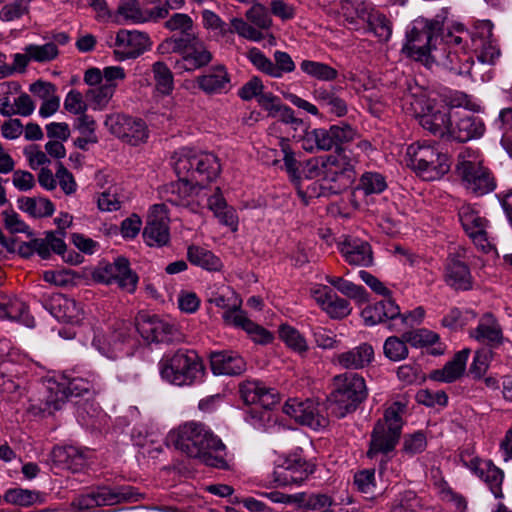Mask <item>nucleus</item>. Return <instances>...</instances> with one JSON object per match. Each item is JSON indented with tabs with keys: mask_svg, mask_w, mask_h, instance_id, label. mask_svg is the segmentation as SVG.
<instances>
[{
	"mask_svg": "<svg viewBox=\"0 0 512 512\" xmlns=\"http://www.w3.org/2000/svg\"><path fill=\"white\" fill-rule=\"evenodd\" d=\"M172 166L178 180L168 186L167 201L197 211L201 204L200 194L207 196L203 182H211L220 174L218 158L209 152L181 148L174 153Z\"/></svg>",
	"mask_w": 512,
	"mask_h": 512,
	"instance_id": "nucleus-1",
	"label": "nucleus"
},
{
	"mask_svg": "<svg viewBox=\"0 0 512 512\" xmlns=\"http://www.w3.org/2000/svg\"><path fill=\"white\" fill-rule=\"evenodd\" d=\"M303 193L301 197L338 194L353 178V166L341 154L312 157L301 164Z\"/></svg>",
	"mask_w": 512,
	"mask_h": 512,
	"instance_id": "nucleus-2",
	"label": "nucleus"
},
{
	"mask_svg": "<svg viewBox=\"0 0 512 512\" xmlns=\"http://www.w3.org/2000/svg\"><path fill=\"white\" fill-rule=\"evenodd\" d=\"M175 447L200 463L227 470L230 468L226 446L205 424L187 422L174 432Z\"/></svg>",
	"mask_w": 512,
	"mask_h": 512,
	"instance_id": "nucleus-3",
	"label": "nucleus"
},
{
	"mask_svg": "<svg viewBox=\"0 0 512 512\" xmlns=\"http://www.w3.org/2000/svg\"><path fill=\"white\" fill-rule=\"evenodd\" d=\"M469 31L462 23L449 21L439 42L433 45L430 68L433 64L457 75H472L473 57L468 53Z\"/></svg>",
	"mask_w": 512,
	"mask_h": 512,
	"instance_id": "nucleus-4",
	"label": "nucleus"
},
{
	"mask_svg": "<svg viewBox=\"0 0 512 512\" xmlns=\"http://www.w3.org/2000/svg\"><path fill=\"white\" fill-rule=\"evenodd\" d=\"M207 295L209 303L224 310L222 319L226 325L244 330L258 344L273 341L271 332L248 318L246 312L241 309L242 300L230 287L210 288Z\"/></svg>",
	"mask_w": 512,
	"mask_h": 512,
	"instance_id": "nucleus-5",
	"label": "nucleus"
},
{
	"mask_svg": "<svg viewBox=\"0 0 512 512\" xmlns=\"http://www.w3.org/2000/svg\"><path fill=\"white\" fill-rule=\"evenodd\" d=\"M447 23H449L447 17L440 14L433 19L423 17L415 19L406 31V41L402 46V53L430 68L433 45L439 42L440 35L445 30Z\"/></svg>",
	"mask_w": 512,
	"mask_h": 512,
	"instance_id": "nucleus-6",
	"label": "nucleus"
},
{
	"mask_svg": "<svg viewBox=\"0 0 512 512\" xmlns=\"http://www.w3.org/2000/svg\"><path fill=\"white\" fill-rule=\"evenodd\" d=\"M159 371L162 379L169 384L185 387L201 382L205 367L194 350L181 348L163 355Z\"/></svg>",
	"mask_w": 512,
	"mask_h": 512,
	"instance_id": "nucleus-7",
	"label": "nucleus"
},
{
	"mask_svg": "<svg viewBox=\"0 0 512 512\" xmlns=\"http://www.w3.org/2000/svg\"><path fill=\"white\" fill-rule=\"evenodd\" d=\"M406 409L405 401H395L387 407L383 418L376 422L372 430L368 458L374 459L379 455L387 457L394 451L400 439Z\"/></svg>",
	"mask_w": 512,
	"mask_h": 512,
	"instance_id": "nucleus-8",
	"label": "nucleus"
},
{
	"mask_svg": "<svg viewBox=\"0 0 512 512\" xmlns=\"http://www.w3.org/2000/svg\"><path fill=\"white\" fill-rule=\"evenodd\" d=\"M404 106L419 118L421 126L435 136L447 138L453 124V111L448 105L437 103L425 93L407 94L403 98Z\"/></svg>",
	"mask_w": 512,
	"mask_h": 512,
	"instance_id": "nucleus-9",
	"label": "nucleus"
},
{
	"mask_svg": "<svg viewBox=\"0 0 512 512\" xmlns=\"http://www.w3.org/2000/svg\"><path fill=\"white\" fill-rule=\"evenodd\" d=\"M367 397L365 380L356 373H343L333 378V390L327 399V410L343 418L356 409Z\"/></svg>",
	"mask_w": 512,
	"mask_h": 512,
	"instance_id": "nucleus-10",
	"label": "nucleus"
},
{
	"mask_svg": "<svg viewBox=\"0 0 512 512\" xmlns=\"http://www.w3.org/2000/svg\"><path fill=\"white\" fill-rule=\"evenodd\" d=\"M406 156L408 166L425 181L438 180L450 170L448 155L429 144H411Z\"/></svg>",
	"mask_w": 512,
	"mask_h": 512,
	"instance_id": "nucleus-11",
	"label": "nucleus"
},
{
	"mask_svg": "<svg viewBox=\"0 0 512 512\" xmlns=\"http://www.w3.org/2000/svg\"><path fill=\"white\" fill-rule=\"evenodd\" d=\"M457 171L464 187L473 194L484 195L494 189V182L477 151L466 149L459 155Z\"/></svg>",
	"mask_w": 512,
	"mask_h": 512,
	"instance_id": "nucleus-12",
	"label": "nucleus"
},
{
	"mask_svg": "<svg viewBox=\"0 0 512 512\" xmlns=\"http://www.w3.org/2000/svg\"><path fill=\"white\" fill-rule=\"evenodd\" d=\"M134 329L130 323L118 322L106 334H96L93 346L104 356L116 359L131 355L136 347Z\"/></svg>",
	"mask_w": 512,
	"mask_h": 512,
	"instance_id": "nucleus-13",
	"label": "nucleus"
},
{
	"mask_svg": "<svg viewBox=\"0 0 512 512\" xmlns=\"http://www.w3.org/2000/svg\"><path fill=\"white\" fill-rule=\"evenodd\" d=\"M107 45L113 49L116 60L126 61L135 59L150 50L152 42L145 32L120 29L115 36H110Z\"/></svg>",
	"mask_w": 512,
	"mask_h": 512,
	"instance_id": "nucleus-14",
	"label": "nucleus"
},
{
	"mask_svg": "<svg viewBox=\"0 0 512 512\" xmlns=\"http://www.w3.org/2000/svg\"><path fill=\"white\" fill-rule=\"evenodd\" d=\"M93 279L104 284H117L122 290L133 293L138 277L129 267L127 259L119 257L114 262H101L93 271Z\"/></svg>",
	"mask_w": 512,
	"mask_h": 512,
	"instance_id": "nucleus-15",
	"label": "nucleus"
},
{
	"mask_svg": "<svg viewBox=\"0 0 512 512\" xmlns=\"http://www.w3.org/2000/svg\"><path fill=\"white\" fill-rule=\"evenodd\" d=\"M458 219L465 233L484 252L492 249L488 232L489 221L473 205L463 203L458 208Z\"/></svg>",
	"mask_w": 512,
	"mask_h": 512,
	"instance_id": "nucleus-16",
	"label": "nucleus"
},
{
	"mask_svg": "<svg viewBox=\"0 0 512 512\" xmlns=\"http://www.w3.org/2000/svg\"><path fill=\"white\" fill-rule=\"evenodd\" d=\"M104 124L111 134L129 145L137 146L148 139V128L142 119L112 114L107 116Z\"/></svg>",
	"mask_w": 512,
	"mask_h": 512,
	"instance_id": "nucleus-17",
	"label": "nucleus"
},
{
	"mask_svg": "<svg viewBox=\"0 0 512 512\" xmlns=\"http://www.w3.org/2000/svg\"><path fill=\"white\" fill-rule=\"evenodd\" d=\"M471 50L482 64L493 65L500 57L501 51L493 34V24L483 21L469 32Z\"/></svg>",
	"mask_w": 512,
	"mask_h": 512,
	"instance_id": "nucleus-18",
	"label": "nucleus"
},
{
	"mask_svg": "<svg viewBox=\"0 0 512 512\" xmlns=\"http://www.w3.org/2000/svg\"><path fill=\"white\" fill-rule=\"evenodd\" d=\"M313 472L312 465L298 455L279 459L273 470L276 486H299Z\"/></svg>",
	"mask_w": 512,
	"mask_h": 512,
	"instance_id": "nucleus-19",
	"label": "nucleus"
},
{
	"mask_svg": "<svg viewBox=\"0 0 512 512\" xmlns=\"http://www.w3.org/2000/svg\"><path fill=\"white\" fill-rule=\"evenodd\" d=\"M137 500L129 488L114 489L100 487L96 491L83 495L75 500L72 505L77 507L78 512H84L93 507L114 505L121 501Z\"/></svg>",
	"mask_w": 512,
	"mask_h": 512,
	"instance_id": "nucleus-20",
	"label": "nucleus"
},
{
	"mask_svg": "<svg viewBox=\"0 0 512 512\" xmlns=\"http://www.w3.org/2000/svg\"><path fill=\"white\" fill-rule=\"evenodd\" d=\"M143 238L148 246L161 247L169 242L168 216L164 204H155L150 208Z\"/></svg>",
	"mask_w": 512,
	"mask_h": 512,
	"instance_id": "nucleus-21",
	"label": "nucleus"
},
{
	"mask_svg": "<svg viewBox=\"0 0 512 512\" xmlns=\"http://www.w3.org/2000/svg\"><path fill=\"white\" fill-rule=\"evenodd\" d=\"M212 60V53L207 46L194 35L183 47L181 57L174 62L177 73L193 72L208 65Z\"/></svg>",
	"mask_w": 512,
	"mask_h": 512,
	"instance_id": "nucleus-22",
	"label": "nucleus"
},
{
	"mask_svg": "<svg viewBox=\"0 0 512 512\" xmlns=\"http://www.w3.org/2000/svg\"><path fill=\"white\" fill-rule=\"evenodd\" d=\"M283 411L296 422L307 425L314 430L328 425V419L319 413L318 406L312 400L290 399L285 403Z\"/></svg>",
	"mask_w": 512,
	"mask_h": 512,
	"instance_id": "nucleus-23",
	"label": "nucleus"
},
{
	"mask_svg": "<svg viewBox=\"0 0 512 512\" xmlns=\"http://www.w3.org/2000/svg\"><path fill=\"white\" fill-rule=\"evenodd\" d=\"M484 131L485 125L480 117L466 111H456L453 113V124L448 139L466 142L481 137Z\"/></svg>",
	"mask_w": 512,
	"mask_h": 512,
	"instance_id": "nucleus-24",
	"label": "nucleus"
},
{
	"mask_svg": "<svg viewBox=\"0 0 512 512\" xmlns=\"http://www.w3.org/2000/svg\"><path fill=\"white\" fill-rule=\"evenodd\" d=\"M464 465L477 477L483 480L490 488V491L496 498L502 497V482L504 474L502 470L496 467L491 461L482 460L478 457L462 456Z\"/></svg>",
	"mask_w": 512,
	"mask_h": 512,
	"instance_id": "nucleus-25",
	"label": "nucleus"
},
{
	"mask_svg": "<svg viewBox=\"0 0 512 512\" xmlns=\"http://www.w3.org/2000/svg\"><path fill=\"white\" fill-rule=\"evenodd\" d=\"M136 327L141 336L148 342L170 341L175 330L174 326L156 315L140 312L136 317Z\"/></svg>",
	"mask_w": 512,
	"mask_h": 512,
	"instance_id": "nucleus-26",
	"label": "nucleus"
},
{
	"mask_svg": "<svg viewBox=\"0 0 512 512\" xmlns=\"http://www.w3.org/2000/svg\"><path fill=\"white\" fill-rule=\"evenodd\" d=\"M337 247L345 261L350 265L368 267L373 263L372 249L367 241L345 236L337 243Z\"/></svg>",
	"mask_w": 512,
	"mask_h": 512,
	"instance_id": "nucleus-27",
	"label": "nucleus"
},
{
	"mask_svg": "<svg viewBox=\"0 0 512 512\" xmlns=\"http://www.w3.org/2000/svg\"><path fill=\"white\" fill-rule=\"evenodd\" d=\"M374 348L369 343H361L349 350L340 352L333 357V363L342 369L359 370L374 361Z\"/></svg>",
	"mask_w": 512,
	"mask_h": 512,
	"instance_id": "nucleus-28",
	"label": "nucleus"
},
{
	"mask_svg": "<svg viewBox=\"0 0 512 512\" xmlns=\"http://www.w3.org/2000/svg\"><path fill=\"white\" fill-rule=\"evenodd\" d=\"M445 282L457 290L472 288V276L466 263L459 254H449L444 272Z\"/></svg>",
	"mask_w": 512,
	"mask_h": 512,
	"instance_id": "nucleus-29",
	"label": "nucleus"
},
{
	"mask_svg": "<svg viewBox=\"0 0 512 512\" xmlns=\"http://www.w3.org/2000/svg\"><path fill=\"white\" fill-rule=\"evenodd\" d=\"M240 394L246 404H259L266 409L278 402L275 390L256 380L243 382L240 385Z\"/></svg>",
	"mask_w": 512,
	"mask_h": 512,
	"instance_id": "nucleus-30",
	"label": "nucleus"
},
{
	"mask_svg": "<svg viewBox=\"0 0 512 512\" xmlns=\"http://www.w3.org/2000/svg\"><path fill=\"white\" fill-rule=\"evenodd\" d=\"M210 364L215 375L236 376L246 370V362L243 357L232 351L212 353Z\"/></svg>",
	"mask_w": 512,
	"mask_h": 512,
	"instance_id": "nucleus-31",
	"label": "nucleus"
},
{
	"mask_svg": "<svg viewBox=\"0 0 512 512\" xmlns=\"http://www.w3.org/2000/svg\"><path fill=\"white\" fill-rule=\"evenodd\" d=\"M361 316L367 326H374L387 320L393 323L400 316V308L390 297H387L365 307L361 312Z\"/></svg>",
	"mask_w": 512,
	"mask_h": 512,
	"instance_id": "nucleus-32",
	"label": "nucleus"
},
{
	"mask_svg": "<svg viewBox=\"0 0 512 512\" xmlns=\"http://www.w3.org/2000/svg\"><path fill=\"white\" fill-rule=\"evenodd\" d=\"M0 319L34 326V318L29 314L27 305L15 296L0 295Z\"/></svg>",
	"mask_w": 512,
	"mask_h": 512,
	"instance_id": "nucleus-33",
	"label": "nucleus"
},
{
	"mask_svg": "<svg viewBox=\"0 0 512 512\" xmlns=\"http://www.w3.org/2000/svg\"><path fill=\"white\" fill-rule=\"evenodd\" d=\"M168 10L158 8L155 12L143 11L136 0H126L118 6L117 23H144L156 18H163L167 15Z\"/></svg>",
	"mask_w": 512,
	"mask_h": 512,
	"instance_id": "nucleus-34",
	"label": "nucleus"
},
{
	"mask_svg": "<svg viewBox=\"0 0 512 512\" xmlns=\"http://www.w3.org/2000/svg\"><path fill=\"white\" fill-rule=\"evenodd\" d=\"M230 75L223 65H216L209 71L198 77L199 88L207 94L226 93L230 89Z\"/></svg>",
	"mask_w": 512,
	"mask_h": 512,
	"instance_id": "nucleus-35",
	"label": "nucleus"
},
{
	"mask_svg": "<svg viewBox=\"0 0 512 512\" xmlns=\"http://www.w3.org/2000/svg\"><path fill=\"white\" fill-rule=\"evenodd\" d=\"M50 312L58 321L70 324L79 323L82 316L80 305L74 299L62 294L52 297Z\"/></svg>",
	"mask_w": 512,
	"mask_h": 512,
	"instance_id": "nucleus-36",
	"label": "nucleus"
},
{
	"mask_svg": "<svg viewBox=\"0 0 512 512\" xmlns=\"http://www.w3.org/2000/svg\"><path fill=\"white\" fill-rule=\"evenodd\" d=\"M208 208L221 224L229 227L233 232L237 231L239 223L237 212L227 204L219 188L208 198Z\"/></svg>",
	"mask_w": 512,
	"mask_h": 512,
	"instance_id": "nucleus-37",
	"label": "nucleus"
},
{
	"mask_svg": "<svg viewBox=\"0 0 512 512\" xmlns=\"http://www.w3.org/2000/svg\"><path fill=\"white\" fill-rule=\"evenodd\" d=\"M470 350L463 349L455 354L453 359L446 363L442 369L431 373V378L436 381L451 383L459 379L466 368Z\"/></svg>",
	"mask_w": 512,
	"mask_h": 512,
	"instance_id": "nucleus-38",
	"label": "nucleus"
},
{
	"mask_svg": "<svg viewBox=\"0 0 512 512\" xmlns=\"http://www.w3.org/2000/svg\"><path fill=\"white\" fill-rule=\"evenodd\" d=\"M51 458L56 465L72 472L82 469L86 462L83 452L75 446L55 447Z\"/></svg>",
	"mask_w": 512,
	"mask_h": 512,
	"instance_id": "nucleus-39",
	"label": "nucleus"
},
{
	"mask_svg": "<svg viewBox=\"0 0 512 512\" xmlns=\"http://www.w3.org/2000/svg\"><path fill=\"white\" fill-rule=\"evenodd\" d=\"M32 248L42 259H47L51 255V251L57 254H63L66 244L61 232H46L44 238L32 239Z\"/></svg>",
	"mask_w": 512,
	"mask_h": 512,
	"instance_id": "nucleus-40",
	"label": "nucleus"
},
{
	"mask_svg": "<svg viewBox=\"0 0 512 512\" xmlns=\"http://www.w3.org/2000/svg\"><path fill=\"white\" fill-rule=\"evenodd\" d=\"M471 336L482 343L499 344L502 341V330L496 319L487 314L481 318Z\"/></svg>",
	"mask_w": 512,
	"mask_h": 512,
	"instance_id": "nucleus-41",
	"label": "nucleus"
},
{
	"mask_svg": "<svg viewBox=\"0 0 512 512\" xmlns=\"http://www.w3.org/2000/svg\"><path fill=\"white\" fill-rule=\"evenodd\" d=\"M68 399L67 390L61 377L59 380H48L44 398L45 407L41 409L52 414L61 409Z\"/></svg>",
	"mask_w": 512,
	"mask_h": 512,
	"instance_id": "nucleus-42",
	"label": "nucleus"
},
{
	"mask_svg": "<svg viewBox=\"0 0 512 512\" xmlns=\"http://www.w3.org/2000/svg\"><path fill=\"white\" fill-rule=\"evenodd\" d=\"M17 203L21 211L34 218L49 217L55 211L54 204L45 197H21Z\"/></svg>",
	"mask_w": 512,
	"mask_h": 512,
	"instance_id": "nucleus-43",
	"label": "nucleus"
},
{
	"mask_svg": "<svg viewBox=\"0 0 512 512\" xmlns=\"http://www.w3.org/2000/svg\"><path fill=\"white\" fill-rule=\"evenodd\" d=\"M279 146L283 153V161L285 169L297 188L298 194L303 193L302 176H301V164L299 165L295 153L290 147L289 140L286 138H280Z\"/></svg>",
	"mask_w": 512,
	"mask_h": 512,
	"instance_id": "nucleus-44",
	"label": "nucleus"
},
{
	"mask_svg": "<svg viewBox=\"0 0 512 512\" xmlns=\"http://www.w3.org/2000/svg\"><path fill=\"white\" fill-rule=\"evenodd\" d=\"M187 257L193 265L208 271H220L223 268V263L219 257L199 246H190L187 251Z\"/></svg>",
	"mask_w": 512,
	"mask_h": 512,
	"instance_id": "nucleus-45",
	"label": "nucleus"
},
{
	"mask_svg": "<svg viewBox=\"0 0 512 512\" xmlns=\"http://www.w3.org/2000/svg\"><path fill=\"white\" fill-rule=\"evenodd\" d=\"M372 9V4L366 1L339 0L338 2L339 13H341L349 23H355L358 19L366 21Z\"/></svg>",
	"mask_w": 512,
	"mask_h": 512,
	"instance_id": "nucleus-46",
	"label": "nucleus"
},
{
	"mask_svg": "<svg viewBox=\"0 0 512 512\" xmlns=\"http://www.w3.org/2000/svg\"><path fill=\"white\" fill-rule=\"evenodd\" d=\"M314 98L329 113L338 117L344 116L347 113L346 102L332 89L320 87L314 91Z\"/></svg>",
	"mask_w": 512,
	"mask_h": 512,
	"instance_id": "nucleus-47",
	"label": "nucleus"
},
{
	"mask_svg": "<svg viewBox=\"0 0 512 512\" xmlns=\"http://www.w3.org/2000/svg\"><path fill=\"white\" fill-rule=\"evenodd\" d=\"M3 499L6 503L23 507L44 502V496L40 492L19 487L6 490Z\"/></svg>",
	"mask_w": 512,
	"mask_h": 512,
	"instance_id": "nucleus-48",
	"label": "nucleus"
},
{
	"mask_svg": "<svg viewBox=\"0 0 512 512\" xmlns=\"http://www.w3.org/2000/svg\"><path fill=\"white\" fill-rule=\"evenodd\" d=\"M302 148L308 152H313L315 150H331L332 140L330 139L329 130L317 128L306 131L302 138Z\"/></svg>",
	"mask_w": 512,
	"mask_h": 512,
	"instance_id": "nucleus-49",
	"label": "nucleus"
},
{
	"mask_svg": "<svg viewBox=\"0 0 512 512\" xmlns=\"http://www.w3.org/2000/svg\"><path fill=\"white\" fill-rule=\"evenodd\" d=\"M300 69L309 77L325 82L334 81L339 75L338 71L330 65L313 60H303L300 63Z\"/></svg>",
	"mask_w": 512,
	"mask_h": 512,
	"instance_id": "nucleus-50",
	"label": "nucleus"
},
{
	"mask_svg": "<svg viewBox=\"0 0 512 512\" xmlns=\"http://www.w3.org/2000/svg\"><path fill=\"white\" fill-rule=\"evenodd\" d=\"M203 27L211 31L215 37L229 41L232 38V30L229 24L224 22L216 13L209 9L201 12Z\"/></svg>",
	"mask_w": 512,
	"mask_h": 512,
	"instance_id": "nucleus-51",
	"label": "nucleus"
},
{
	"mask_svg": "<svg viewBox=\"0 0 512 512\" xmlns=\"http://www.w3.org/2000/svg\"><path fill=\"white\" fill-rule=\"evenodd\" d=\"M33 62L47 63L55 60L59 55V49L54 42H47L42 45L29 44L23 48Z\"/></svg>",
	"mask_w": 512,
	"mask_h": 512,
	"instance_id": "nucleus-52",
	"label": "nucleus"
},
{
	"mask_svg": "<svg viewBox=\"0 0 512 512\" xmlns=\"http://www.w3.org/2000/svg\"><path fill=\"white\" fill-rule=\"evenodd\" d=\"M278 332L279 338L293 351L304 353L308 350L305 338L294 327L288 324H281Z\"/></svg>",
	"mask_w": 512,
	"mask_h": 512,
	"instance_id": "nucleus-53",
	"label": "nucleus"
},
{
	"mask_svg": "<svg viewBox=\"0 0 512 512\" xmlns=\"http://www.w3.org/2000/svg\"><path fill=\"white\" fill-rule=\"evenodd\" d=\"M366 21L370 29L381 41H388L392 35V23L390 20L374 7Z\"/></svg>",
	"mask_w": 512,
	"mask_h": 512,
	"instance_id": "nucleus-54",
	"label": "nucleus"
},
{
	"mask_svg": "<svg viewBox=\"0 0 512 512\" xmlns=\"http://www.w3.org/2000/svg\"><path fill=\"white\" fill-rule=\"evenodd\" d=\"M390 512H425V509L415 492L405 491L394 500Z\"/></svg>",
	"mask_w": 512,
	"mask_h": 512,
	"instance_id": "nucleus-55",
	"label": "nucleus"
},
{
	"mask_svg": "<svg viewBox=\"0 0 512 512\" xmlns=\"http://www.w3.org/2000/svg\"><path fill=\"white\" fill-rule=\"evenodd\" d=\"M61 378L67 390L68 398L78 397L90 392L91 390L94 389V386L97 382L96 376H92L91 379H86L82 377L68 378L66 376H62Z\"/></svg>",
	"mask_w": 512,
	"mask_h": 512,
	"instance_id": "nucleus-56",
	"label": "nucleus"
},
{
	"mask_svg": "<svg viewBox=\"0 0 512 512\" xmlns=\"http://www.w3.org/2000/svg\"><path fill=\"white\" fill-rule=\"evenodd\" d=\"M407 341L396 336L388 337L383 345L384 355L391 361H401L408 356Z\"/></svg>",
	"mask_w": 512,
	"mask_h": 512,
	"instance_id": "nucleus-57",
	"label": "nucleus"
},
{
	"mask_svg": "<svg viewBox=\"0 0 512 512\" xmlns=\"http://www.w3.org/2000/svg\"><path fill=\"white\" fill-rule=\"evenodd\" d=\"M156 88L162 94H169L173 89V75L163 62H155L152 66Z\"/></svg>",
	"mask_w": 512,
	"mask_h": 512,
	"instance_id": "nucleus-58",
	"label": "nucleus"
},
{
	"mask_svg": "<svg viewBox=\"0 0 512 512\" xmlns=\"http://www.w3.org/2000/svg\"><path fill=\"white\" fill-rule=\"evenodd\" d=\"M326 281L335 287L340 293L347 297L355 299H363L365 297V290L362 286H358L351 281L345 280L342 277L327 275Z\"/></svg>",
	"mask_w": 512,
	"mask_h": 512,
	"instance_id": "nucleus-59",
	"label": "nucleus"
},
{
	"mask_svg": "<svg viewBox=\"0 0 512 512\" xmlns=\"http://www.w3.org/2000/svg\"><path fill=\"white\" fill-rule=\"evenodd\" d=\"M328 130L332 140V148L350 143L359 136L355 128L345 123L332 125Z\"/></svg>",
	"mask_w": 512,
	"mask_h": 512,
	"instance_id": "nucleus-60",
	"label": "nucleus"
},
{
	"mask_svg": "<svg viewBox=\"0 0 512 512\" xmlns=\"http://www.w3.org/2000/svg\"><path fill=\"white\" fill-rule=\"evenodd\" d=\"M31 0H14L0 9V20L11 22L29 13Z\"/></svg>",
	"mask_w": 512,
	"mask_h": 512,
	"instance_id": "nucleus-61",
	"label": "nucleus"
},
{
	"mask_svg": "<svg viewBox=\"0 0 512 512\" xmlns=\"http://www.w3.org/2000/svg\"><path fill=\"white\" fill-rule=\"evenodd\" d=\"M116 84H101L90 88L87 92V98L95 105L94 109H102L115 93Z\"/></svg>",
	"mask_w": 512,
	"mask_h": 512,
	"instance_id": "nucleus-62",
	"label": "nucleus"
},
{
	"mask_svg": "<svg viewBox=\"0 0 512 512\" xmlns=\"http://www.w3.org/2000/svg\"><path fill=\"white\" fill-rule=\"evenodd\" d=\"M403 338L413 347L432 345L439 340L438 334L425 328L407 331Z\"/></svg>",
	"mask_w": 512,
	"mask_h": 512,
	"instance_id": "nucleus-63",
	"label": "nucleus"
},
{
	"mask_svg": "<svg viewBox=\"0 0 512 512\" xmlns=\"http://www.w3.org/2000/svg\"><path fill=\"white\" fill-rule=\"evenodd\" d=\"M387 187L384 176L377 172H366L361 176L360 188L365 194H379Z\"/></svg>",
	"mask_w": 512,
	"mask_h": 512,
	"instance_id": "nucleus-64",
	"label": "nucleus"
}]
</instances>
